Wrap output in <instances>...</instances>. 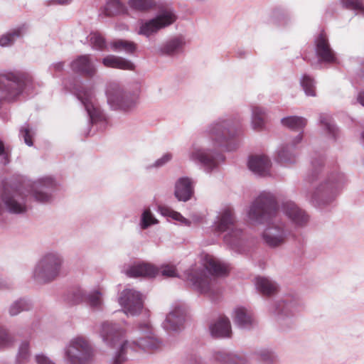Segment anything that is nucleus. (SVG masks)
Listing matches in <instances>:
<instances>
[{"label": "nucleus", "mask_w": 364, "mask_h": 364, "mask_svg": "<svg viewBox=\"0 0 364 364\" xmlns=\"http://www.w3.org/2000/svg\"><path fill=\"white\" fill-rule=\"evenodd\" d=\"M87 291L81 288H75L70 291L66 296V300L70 305L85 303Z\"/></svg>", "instance_id": "nucleus-39"}, {"label": "nucleus", "mask_w": 364, "mask_h": 364, "mask_svg": "<svg viewBox=\"0 0 364 364\" xmlns=\"http://www.w3.org/2000/svg\"><path fill=\"white\" fill-rule=\"evenodd\" d=\"M296 152L289 144H282L278 147L276 154V160L284 166L294 164L296 162Z\"/></svg>", "instance_id": "nucleus-28"}, {"label": "nucleus", "mask_w": 364, "mask_h": 364, "mask_svg": "<svg viewBox=\"0 0 364 364\" xmlns=\"http://www.w3.org/2000/svg\"><path fill=\"white\" fill-rule=\"evenodd\" d=\"M70 68L73 71L92 77L96 73V67L92 61L90 55H82L78 56L70 63Z\"/></svg>", "instance_id": "nucleus-21"}, {"label": "nucleus", "mask_w": 364, "mask_h": 364, "mask_svg": "<svg viewBox=\"0 0 364 364\" xmlns=\"http://www.w3.org/2000/svg\"><path fill=\"white\" fill-rule=\"evenodd\" d=\"M119 303L124 312L131 316L139 314L144 305L141 294L133 289H124L119 297Z\"/></svg>", "instance_id": "nucleus-15"}, {"label": "nucleus", "mask_w": 364, "mask_h": 364, "mask_svg": "<svg viewBox=\"0 0 364 364\" xmlns=\"http://www.w3.org/2000/svg\"><path fill=\"white\" fill-rule=\"evenodd\" d=\"M36 360L37 364H55L48 357L44 354H38L36 355Z\"/></svg>", "instance_id": "nucleus-52"}, {"label": "nucleus", "mask_w": 364, "mask_h": 364, "mask_svg": "<svg viewBox=\"0 0 364 364\" xmlns=\"http://www.w3.org/2000/svg\"><path fill=\"white\" fill-rule=\"evenodd\" d=\"M322 164L323 160L321 159H315L311 161V170L306 178L309 183H314L318 179Z\"/></svg>", "instance_id": "nucleus-43"}, {"label": "nucleus", "mask_w": 364, "mask_h": 364, "mask_svg": "<svg viewBox=\"0 0 364 364\" xmlns=\"http://www.w3.org/2000/svg\"><path fill=\"white\" fill-rule=\"evenodd\" d=\"M14 342L13 336L5 328L0 326V350L11 346Z\"/></svg>", "instance_id": "nucleus-47"}, {"label": "nucleus", "mask_w": 364, "mask_h": 364, "mask_svg": "<svg viewBox=\"0 0 364 364\" xmlns=\"http://www.w3.org/2000/svg\"><path fill=\"white\" fill-rule=\"evenodd\" d=\"M195 182L188 176L178 178L174 186V196L179 201L187 202L194 194Z\"/></svg>", "instance_id": "nucleus-20"}, {"label": "nucleus", "mask_w": 364, "mask_h": 364, "mask_svg": "<svg viewBox=\"0 0 364 364\" xmlns=\"http://www.w3.org/2000/svg\"><path fill=\"white\" fill-rule=\"evenodd\" d=\"M34 131L30 127L28 123H25L20 129L19 136L28 146H33V136Z\"/></svg>", "instance_id": "nucleus-45"}, {"label": "nucleus", "mask_w": 364, "mask_h": 364, "mask_svg": "<svg viewBox=\"0 0 364 364\" xmlns=\"http://www.w3.org/2000/svg\"><path fill=\"white\" fill-rule=\"evenodd\" d=\"M319 124L323 127L325 132L334 140L338 136L339 131L333 122L332 117L327 113H321L319 114Z\"/></svg>", "instance_id": "nucleus-30"}, {"label": "nucleus", "mask_w": 364, "mask_h": 364, "mask_svg": "<svg viewBox=\"0 0 364 364\" xmlns=\"http://www.w3.org/2000/svg\"><path fill=\"white\" fill-rule=\"evenodd\" d=\"M110 47L113 51H124L129 55L133 54L136 50V44L135 43L123 39H117L111 42Z\"/></svg>", "instance_id": "nucleus-33"}, {"label": "nucleus", "mask_w": 364, "mask_h": 364, "mask_svg": "<svg viewBox=\"0 0 364 364\" xmlns=\"http://www.w3.org/2000/svg\"><path fill=\"white\" fill-rule=\"evenodd\" d=\"M57 183L52 176H43L36 181H23L18 185L5 182L1 193V200L7 211L13 214L24 213L27 210V196L23 189L30 193L39 203H49L52 200V193Z\"/></svg>", "instance_id": "nucleus-4"}, {"label": "nucleus", "mask_w": 364, "mask_h": 364, "mask_svg": "<svg viewBox=\"0 0 364 364\" xmlns=\"http://www.w3.org/2000/svg\"><path fill=\"white\" fill-rule=\"evenodd\" d=\"M158 223V220L154 217L150 208H148L144 210L141 215L139 223L140 228L142 230H146L151 225H156Z\"/></svg>", "instance_id": "nucleus-41"}, {"label": "nucleus", "mask_w": 364, "mask_h": 364, "mask_svg": "<svg viewBox=\"0 0 364 364\" xmlns=\"http://www.w3.org/2000/svg\"><path fill=\"white\" fill-rule=\"evenodd\" d=\"M161 273L163 276L176 277H178L174 265L167 264L161 267Z\"/></svg>", "instance_id": "nucleus-50"}, {"label": "nucleus", "mask_w": 364, "mask_h": 364, "mask_svg": "<svg viewBox=\"0 0 364 364\" xmlns=\"http://www.w3.org/2000/svg\"><path fill=\"white\" fill-rule=\"evenodd\" d=\"M63 259L57 252L43 255L35 264L32 279L37 284H47L55 280L60 274Z\"/></svg>", "instance_id": "nucleus-9"}, {"label": "nucleus", "mask_w": 364, "mask_h": 364, "mask_svg": "<svg viewBox=\"0 0 364 364\" xmlns=\"http://www.w3.org/2000/svg\"><path fill=\"white\" fill-rule=\"evenodd\" d=\"M126 6L119 0H109L104 6L103 13L106 16L124 14Z\"/></svg>", "instance_id": "nucleus-36"}, {"label": "nucleus", "mask_w": 364, "mask_h": 364, "mask_svg": "<svg viewBox=\"0 0 364 364\" xmlns=\"http://www.w3.org/2000/svg\"><path fill=\"white\" fill-rule=\"evenodd\" d=\"M129 4L132 9L144 11L152 8L155 2L154 0H129Z\"/></svg>", "instance_id": "nucleus-46"}, {"label": "nucleus", "mask_w": 364, "mask_h": 364, "mask_svg": "<svg viewBox=\"0 0 364 364\" xmlns=\"http://www.w3.org/2000/svg\"><path fill=\"white\" fill-rule=\"evenodd\" d=\"M357 102L364 107V90L359 92L357 97Z\"/></svg>", "instance_id": "nucleus-58"}, {"label": "nucleus", "mask_w": 364, "mask_h": 364, "mask_svg": "<svg viewBox=\"0 0 364 364\" xmlns=\"http://www.w3.org/2000/svg\"><path fill=\"white\" fill-rule=\"evenodd\" d=\"M36 85L33 77L19 70L0 73V108L18 101L26 94L34 93Z\"/></svg>", "instance_id": "nucleus-5"}, {"label": "nucleus", "mask_w": 364, "mask_h": 364, "mask_svg": "<svg viewBox=\"0 0 364 364\" xmlns=\"http://www.w3.org/2000/svg\"><path fill=\"white\" fill-rule=\"evenodd\" d=\"M107 103L112 109L129 111L138 100V94L124 90L119 85L112 83L106 90Z\"/></svg>", "instance_id": "nucleus-12"}, {"label": "nucleus", "mask_w": 364, "mask_h": 364, "mask_svg": "<svg viewBox=\"0 0 364 364\" xmlns=\"http://www.w3.org/2000/svg\"><path fill=\"white\" fill-rule=\"evenodd\" d=\"M85 303L92 310H102L103 306L102 293L99 291L87 292Z\"/></svg>", "instance_id": "nucleus-34"}, {"label": "nucleus", "mask_w": 364, "mask_h": 364, "mask_svg": "<svg viewBox=\"0 0 364 364\" xmlns=\"http://www.w3.org/2000/svg\"><path fill=\"white\" fill-rule=\"evenodd\" d=\"M240 127V119L237 117L225 116L215 120L205 132L210 139L201 136L188 149V160L210 173L225 159L215 148L225 146L239 133Z\"/></svg>", "instance_id": "nucleus-1"}, {"label": "nucleus", "mask_w": 364, "mask_h": 364, "mask_svg": "<svg viewBox=\"0 0 364 364\" xmlns=\"http://www.w3.org/2000/svg\"><path fill=\"white\" fill-rule=\"evenodd\" d=\"M203 262L205 269L189 270L186 273V280L200 294H208L212 290L213 283L215 281L212 276L226 275L229 269L228 264L210 255H205Z\"/></svg>", "instance_id": "nucleus-6"}, {"label": "nucleus", "mask_w": 364, "mask_h": 364, "mask_svg": "<svg viewBox=\"0 0 364 364\" xmlns=\"http://www.w3.org/2000/svg\"><path fill=\"white\" fill-rule=\"evenodd\" d=\"M248 168L255 175L259 176H270L272 162L268 156L256 154L249 157Z\"/></svg>", "instance_id": "nucleus-19"}, {"label": "nucleus", "mask_w": 364, "mask_h": 364, "mask_svg": "<svg viewBox=\"0 0 364 364\" xmlns=\"http://www.w3.org/2000/svg\"><path fill=\"white\" fill-rule=\"evenodd\" d=\"M92 48L97 50H104L107 47L105 38L99 32H91L87 38Z\"/></svg>", "instance_id": "nucleus-38"}, {"label": "nucleus", "mask_w": 364, "mask_h": 364, "mask_svg": "<svg viewBox=\"0 0 364 364\" xmlns=\"http://www.w3.org/2000/svg\"><path fill=\"white\" fill-rule=\"evenodd\" d=\"M315 51L318 62L326 64L337 63L336 53L331 48L328 39L323 31L315 39Z\"/></svg>", "instance_id": "nucleus-17"}, {"label": "nucleus", "mask_w": 364, "mask_h": 364, "mask_svg": "<svg viewBox=\"0 0 364 364\" xmlns=\"http://www.w3.org/2000/svg\"><path fill=\"white\" fill-rule=\"evenodd\" d=\"M247 215L252 222L267 224L262 238L264 243L270 248L283 245L291 234L287 225L278 219L277 200L269 192L263 191L255 199Z\"/></svg>", "instance_id": "nucleus-3"}, {"label": "nucleus", "mask_w": 364, "mask_h": 364, "mask_svg": "<svg viewBox=\"0 0 364 364\" xmlns=\"http://www.w3.org/2000/svg\"><path fill=\"white\" fill-rule=\"evenodd\" d=\"M235 323L242 329H250L254 323L252 313L244 307H237L234 311Z\"/></svg>", "instance_id": "nucleus-26"}, {"label": "nucleus", "mask_w": 364, "mask_h": 364, "mask_svg": "<svg viewBox=\"0 0 364 364\" xmlns=\"http://www.w3.org/2000/svg\"><path fill=\"white\" fill-rule=\"evenodd\" d=\"M9 151L4 146V144L2 140L0 139V156H3L6 161V163L9 162Z\"/></svg>", "instance_id": "nucleus-53"}, {"label": "nucleus", "mask_w": 364, "mask_h": 364, "mask_svg": "<svg viewBox=\"0 0 364 364\" xmlns=\"http://www.w3.org/2000/svg\"><path fill=\"white\" fill-rule=\"evenodd\" d=\"M281 123L283 126L287 127L291 130H299L306 127L307 120L302 117L290 116L282 118L281 119Z\"/></svg>", "instance_id": "nucleus-35"}, {"label": "nucleus", "mask_w": 364, "mask_h": 364, "mask_svg": "<svg viewBox=\"0 0 364 364\" xmlns=\"http://www.w3.org/2000/svg\"><path fill=\"white\" fill-rule=\"evenodd\" d=\"M64 68V63L63 62H58L55 63H53L50 67V70H54L55 72H61L63 70Z\"/></svg>", "instance_id": "nucleus-55"}, {"label": "nucleus", "mask_w": 364, "mask_h": 364, "mask_svg": "<svg viewBox=\"0 0 364 364\" xmlns=\"http://www.w3.org/2000/svg\"><path fill=\"white\" fill-rule=\"evenodd\" d=\"M26 31L25 25L14 28L0 37V46H11L18 39L21 38Z\"/></svg>", "instance_id": "nucleus-29"}, {"label": "nucleus", "mask_w": 364, "mask_h": 364, "mask_svg": "<svg viewBox=\"0 0 364 364\" xmlns=\"http://www.w3.org/2000/svg\"><path fill=\"white\" fill-rule=\"evenodd\" d=\"M158 269L151 264L139 262L127 268L125 273L129 277H154L158 274Z\"/></svg>", "instance_id": "nucleus-22"}, {"label": "nucleus", "mask_w": 364, "mask_h": 364, "mask_svg": "<svg viewBox=\"0 0 364 364\" xmlns=\"http://www.w3.org/2000/svg\"><path fill=\"white\" fill-rule=\"evenodd\" d=\"M93 351L89 342L82 337L70 341L64 348V360L66 364H89Z\"/></svg>", "instance_id": "nucleus-10"}, {"label": "nucleus", "mask_w": 364, "mask_h": 364, "mask_svg": "<svg viewBox=\"0 0 364 364\" xmlns=\"http://www.w3.org/2000/svg\"><path fill=\"white\" fill-rule=\"evenodd\" d=\"M172 157L173 156L171 153H166L161 158L158 159L150 167H161L169 162Z\"/></svg>", "instance_id": "nucleus-51"}, {"label": "nucleus", "mask_w": 364, "mask_h": 364, "mask_svg": "<svg viewBox=\"0 0 364 364\" xmlns=\"http://www.w3.org/2000/svg\"><path fill=\"white\" fill-rule=\"evenodd\" d=\"M188 364H203L200 357L194 355L189 360Z\"/></svg>", "instance_id": "nucleus-56"}, {"label": "nucleus", "mask_w": 364, "mask_h": 364, "mask_svg": "<svg viewBox=\"0 0 364 364\" xmlns=\"http://www.w3.org/2000/svg\"><path fill=\"white\" fill-rule=\"evenodd\" d=\"M215 361L221 364H247L246 357L242 354H235L225 350H215L213 353Z\"/></svg>", "instance_id": "nucleus-24"}, {"label": "nucleus", "mask_w": 364, "mask_h": 364, "mask_svg": "<svg viewBox=\"0 0 364 364\" xmlns=\"http://www.w3.org/2000/svg\"><path fill=\"white\" fill-rule=\"evenodd\" d=\"M299 309V301L291 296H287L274 304L269 311L274 316L278 325L286 330L294 324L293 318Z\"/></svg>", "instance_id": "nucleus-11"}, {"label": "nucleus", "mask_w": 364, "mask_h": 364, "mask_svg": "<svg viewBox=\"0 0 364 364\" xmlns=\"http://www.w3.org/2000/svg\"><path fill=\"white\" fill-rule=\"evenodd\" d=\"M29 344L28 342H22L19 346L18 352L16 355L17 364H25L29 359Z\"/></svg>", "instance_id": "nucleus-44"}, {"label": "nucleus", "mask_w": 364, "mask_h": 364, "mask_svg": "<svg viewBox=\"0 0 364 364\" xmlns=\"http://www.w3.org/2000/svg\"><path fill=\"white\" fill-rule=\"evenodd\" d=\"M211 336L215 338H228L230 336L231 325L228 318L220 317L210 326Z\"/></svg>", "instance_id": "nucleus-25"}, {"label": "nucleus", "mask_w": 364, "mask_h": 364, "mask_svg": "<svg viewBox=\"0 0 364 364\" xmlns=\"http://www.w3.org/2000/svg\"><path fill=\"white\" fill-rule=\"evenodd\" d=\"M175 20L176 17L173 12L167 10L163 11L153 18L140 21L137 33L149 38L159 30L171 25Z\"/></svg>", "instance_id": "nucleus-14"}, {"label": "nucleus", "mask_w": 364, "mask_h": 364, "mask_svg": "<svg viewBox=\"0 0 364 364\" xmlns=\"http://www.w3.org/2000/svg\"><path fill=\"white\" fill-rule=\"evenodd\" d=\"M124 334V330L117 323L105 321L101 324L100 335L104 343L112 348L119 344L110 364H122L127 360L129 351L152 353L161 348V341L154 335L148 323H140L132 331V340L122 341Z\"/></svg>", "instance_id": "nucleus-2"}, {"label": "nucleus", "mask_w": 364, "mask_h": 364, "mask_svg": "<svg viewBox=\"0 0 364 364\" xmlns=\"http://www.w3.org/2000/svg\"><path fill=\"white\" fill-rule=\"evenodd\" d=\"M54 1L60 4H67L70 1V0H54Z\"/></svg>", "instance_id": "nucleus-59"}, {"label": "nucleus", "mask_w": 364, "mask_h": 364, "mask_svg": "<svg viewBox=\"0 0 364 364\" xmlns=\"http://www.w3.org/2000/svg\"><path fill=\"white\" fill-rule=\"evenodd\" d=\"M33 304L29 299H20L11 304L9 309V313L11 316H14L21 311L31 310Z\"/></svg>", "instance_id": "nucleus-37"}, {"label": "nucleus", "mask_w": 364, "mask_h": 364, "mask_svg": "<svg viewBox=\"0 0 364 364\" xmlns=\"http://www.w3.org/2000/svg\"><path fill=\"white\" fill-rule=\"evenodd\" d=\"M284 214L296 226H304L309 222L307 213L301 209L295 203L287 200L282 204Z\"/></svg>", "instance_id": "nucleus-18"}, {"label": "nucleus", "mask_w": 364, "mask_h": 364, "mask_svg": "<svg viewBox=\"0 0 364 364\" xmlns=\"http://www.w3.org/2000/svg\"><path fill=\"white\" fill-rule=\"evenodd\" d=\"M4 211V208L1 204V202L0 201V215H1Z\"/></svg>", "instance_id": "nucleus-61"}, {"label": "nucleus", "mask_w": 364, "mask_h": 364, "mask_svg": "<svg viewBox=\"0 0 364 364\" xmlns=\"http://www.w3.org/2000/svg\"><path fill=\"white\" fill-rule=\"evenodd\" d=\"M186 44L182 36L172 38L162 44L159 48V53L163 55L172 56L183 52Z\"/></svg>", "instance_id": "nucleus-23"}, {"label": "nucleus", "mask_w": 364, "mask_h": 364, "mask_svg": "<svg viewBox=\"0 0 364 364\" xmlns=\"http://www.w3.org/2000/svg\"><path fill=\"white\" fill-rule=\"evenodd\" d=\"M361 136H362L363 139L364 140V131L362 132Z\"/></svg>", "instance_id": "nucleus-62"}, {"label": "nucleus", "mask_w": 364, "mask_h": 364, "mask_svg": "<svg viewBox=\"0 0 364 364\" xmlns=\"http://www.w3.org/2000/svg\"><path fill=\"white\" fill-rule=\"evenodd\" d=\"M300 85L307 96H316L315 81L311 76L308 75H302Z\"/></svg>", "instance_id": "nucleus-40"}, {"label": "nucleus", "mask_w": 364, "mask_h": 364, "mask_svg": "<svg viewBox=\"0 0 364 364\" xmlns=\"http://www.w3.org/2000/svg\"><path fill=\"white\" fill-rule=\"evenodd\" d=\"M162 214L168 215L173 220L180 222L181 224L190 227L191 225V221L184 218L180 213L173 211L167 208L161 210Z\"/></svg>", "instance_id": "nucleus-49"}, {"label": "nucleus", "mask_w": 364, "mask_h": 364, "mask_svg": "<svg viewBox=\"0 0 364 364\" xmlns=\"http://www.w3.org/2000/svg\"><path fill=\"white\" fill-rule=\"evenodd\" d=\"M303 139V132H300L293 140L291 144L289 145L291 148L296 150V146L299 144Z\"/></svg>", "instance_id": "nucleus-54"}, {"label": "nucleus", "mask_w": 364, "mask_h": 364, "mask_svg": "<svg viewBox=\"0 0 364 364\" xmlns=\"http://www.w3.org/2000/svg\"><path fill=\"white\" fill-rule=\"evenodd\" d=\"M186 307L183 304H175L168 314L162 325L164 328L170 331H180L184 324L186 316Z\"/></svg>", "instance_id": "nucleus-16"}, {"label": "nucleus", "mask_w": 364, "mask_h": 364, "mask_svg": "<svg viewBox=\"0 0 364 364\" xmlns=\"http://www.w3.org/2000/svg\"><path fill=\"white\" fill-rule=\"evenodd\" d=\"M256 289L264 295H272L277 290L276 284L265 277H257L255 279Z\"/></svg>", "instance_id": "nucleus-32"}, {"label": "nucleus", "mask_w": 364, "mask_h": 364, "mask_svg": "<svg viewBox=\"0 0 364 364\" xmlns=\"http://www.w3.org/2000/svg\"><path fill=\"white\" fill-rule=\"evenodd\" d=\"M340 2L344 8L364 14V6L362 0H340Z\"/></svg>", "instance_id": "nucleus-48"}, {"label": "nucleus", "mask_w": 364, "mask_h": 364, "mask_svg": "<svg viewBox=\"0 0 364 364\" xmlns=\"http://www.w3.org/2000/svg\"><path fill=\"white\" fill-rule=\"evenodd\" d=\"M102 64L107 68L133 70L135 68L134 64L122 57L114 55H108L102 58Z\"/></svg>", "instance_id": "nucleus-27"}, {"label": "nucleus", "mask_w": 364, "mask_h": 364, "mask_svg": "<svg viewBox=\"0 0 364 364\" xmlns=\"http://www.w3.org/2000/svg\"><path fill=\"white\" fill-rule=\"evenodd\" d=\"M213 227L218 233L228 232L224 236V242L231 250L238 253L245 252L242 232L236 227V218L232 208L226 207L218 212Z\"/></svg>", "instance_id": "nucleus-7"}, {"label": "nucleus", "mask_w": 364, "mask_h": 364, "mask_svg": "<svg viewBox=\"0 0 364 364\" xmlns=\"http://www.w3.org/2000/svg\"><path fill=\"white\" fill-rule=\"evenodd\" d=\"M75 95L85 107L90 122L92 124H99L100 129H105L108 123L107 119L100 108L95 104L93 90L80 87L76 89Z\"/></svg>", "instance_id": "nucleus-13"}, {"label": "nucleus", "mask_w": 364, "mask_h": 364, "mask_svg": "<svg viewBox=\"0 0 364 364\" xmlns=\"http://www.w3.org/2000/svg\"><path fill=\"white\" fill-rule=\"evenodd\" d=\"M11 284L4 279H0V289H10Z\"/></svg>", "instance_id": "nucleus-57"}, {"label": "nucleus", "mask_w": 364, "mask_h": 364, "mask_svg": "<svg viewBox=\"0 0 364 364\" xmlns=\"http://www.w3.org/2000/svg\"><path fill=\"white\" fill-rule=\"evenodd\" d=\"M257 355L259 360L264 364H273L278 360L277 355L269 349H261L257 351Z\"/></svg>", "instance_id": "nucleus-42"}, {"label": "nucleus", "mask_w": 364, "mask_h": 364, "mask_svg": "<svg viewBox=\"0 0 364 364\" xmlns=\"http://www.w3.org/2000/svg\"><path fill=\"white\" fill-rule=\"evenodd\" d=\"M345 176L338 172L331 173L309 196V202L317 208H323L332 203L344 184Z\"/></svg>", "instance_id": "nucleus-8"}, {"label": "nucleus", "mask_w": 364, "mask_h": 364, "mask_svg": "<svg viewBox=\"0 0 364 364\" xmlns=\"http://www.w3.org/2000/svg\"><path fill=\"white\" fill-rule=\"evenodd\" d=\"M266 109L262 107H252V127L255 130L262 129L265 123Z\"/></svg>", "instance_id": "nucleus-31"}, {"label": "nucleus", "mask_w": 364, "mask_h": 364, "mask_svg": "<svg viewBox=\"0 0 364 364\" xmlns=\"http://www.w3.org/2000/svg\"><path fill=\"white\" fill-rule=\"evenodd\" d=\"M360 69L362 73L361 75L364 77V61L361 63Z\"/></svg>", "instance_id": "nucleus-60"}]
</instances>
